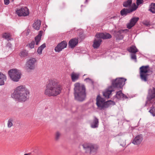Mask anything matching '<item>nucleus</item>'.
I'll use <instances>...</instances> for the list:
<instances>
[{"mask_svg":"<svg viewBox=\"0 0 155 155\" xmlns=\"http://www.w3.org/2000/svg\"><path fill=\"white\" fill-rule=\"evenodd\" d=\"M62 86L58 84L54 81L51 80L46 85V89L45 91V94L48 96L55 97L59 94L61 92Z\"/></svg>","mask_w":155,"mask_h":155,"instance_id":"f257e3e1","label":"nucleus"},{"mask_svg":"<svg viewBox=\"0 0 155 155\" xmlns=\"http://www.w3.org/2000/svg\"><path fill=\"white\" fill-rule=\"evenodd\" d=\"M29 92L25 86L18 87L12 95V97L19 102H24L28 99Z\"/></svg>","mask_w":155,"mask_h":155,"instance_id":"f03ea898","label":"nucleus"},{"mask_svg":"<svg viewBox=\"0 0 155 155\" xmlns=\"http://www.w3.org/2000/svg\"><path fill=\"white\" fill-rule=\"evenodd\" d=\"M126 80V79L123 78H117L115 79L112 80L111 81V85L108 87L107 90L103 92V96L105 98H109L110 95L112 91H115L116 88L118 89L122 88Z\"/></svg>","mask_w":155,"mask_h":155,"instance_id":"7ed1b4c3","label":"nucleus"},{"mask_svg":"<svg viewBox=\"0 0 155 155\" xmlns=\"http://www.w3.org/2000/svg\"><path fill=\"white\" fill-rule=\"evenodd\" d=\"M86 88L84 84L77 82L74 84V96L75 100L80 102L84 101L86 98Z\"/></svg>","mask_w":155,"mask_h":155,"instance_id":"20e7f679","label":"nucleus"},{"mask_svg":"<svg viewBox=\"0 0 155 155\" xmlns=\"http://www.w3.org/2000/svg\"><path fill=\"white\" fill-rule=\"evenodd\" d=\"M114 104L115 102L112 101H105L104 99L101 97L100 95H98L96 98V104L100 110L108 108L111 105Z\"/></svg>","mask_w":155,"mask_h":155,"instance_id":"39448f33","label":"nucleus"},{"mask_svg":"<svg viewBox=\"0 0 155 155\" xmlns=\"http://www.w3.org/2000/svg\"><path fill=\"white\" fill-rule=\"evenodd\" d=\"M155 104V87H153L152 88L149 89L148 91V94L147 97V101L144 106L148 104Z\"/></svg>","mask_w":155,"mask_h":155,"instance_id":"423d86ee","label":"nucleus"},{"mask_svg":"<svg viewBox=\"0 0 155 155\" xmlns=\"http://www.w3.org/2000/svg\"><path fill=\"white\" fill-rule=\"evenodd\" d=\"M149 65L142 66L140 68V77L142 81L146 82L148 81V76L149 75L148 72Z\"/></svg>","mask_w":155,"mask_h":155,"instance_id":"0eeeda50","label":"nucleus"},{"mask_svg":"<svg viewBox=\"0 0 155 155\" xmlns=\"http://www.w3.org/2000/svg\"><path fill=\"white\" fill-rule=\"evenodd\" d=\"M8 74L11 79L15 82L19 81L21 76L20 71L15 69L9 70L8 71Z\"/></svg>","mask_w":155,"mask_h":155,"instance_id":"6e6552de","label":"nucleus"},{"mask_svg":"<svg viewBox=\"0 0 155 155\" xmlns=\"http://www.w3.org/2000/svg\"><path fill=\"white\" fill-rule=\"evenodd\" d=\"M36 61V60L34 58H31L27 61L25 65V68L28 72H30L35 69Z\"/></svg>","mask_w":155,"mask_h":155,"instance_id":"1a4fd4ad","label":"nucleus"},{"mask_svg":"<svg viewBox=\"0 0 155 155\" xmlns=\"http://www.w3.org/2000/svg\"><path fill=\"white\" fill-rule=\"evenodd\" d=\"M129 30L128 29H120L118 31H115L114 32L113 35L116 39L121 40L123 39L124 36L122 33H126Z\"/></svg>","mask_w":155,"mask_h":155,"instance_id":"9d476101","label":"nucleus"},{"mask_svg":"<svg viewBox=\"0 0 155 155\" xmlns=\"http://www.w3.org/2000/svg\"><path fill=\"white\" fill-rule=\"evenodd\" d=\"M83 146L86 152L89 153L90 154L95 153L97 150V148L94 145L90 144H84Z\"/></svg>","mask_w":155,"mask_h":155,"instance_id":"9b49d317","label":"nucleus"},{"mask_svg":"<svg viewBox=\"0 0 155 155\" xmlns=\"http://www.w3.org/2000/svg\"><path fill=\"white\" fill-rule=\"evenodd\" d=\"M16 13L19 16H26L29 14V10L26 7H22L16 11Z\"/></svg>","mask_w":155,"mask_h":155,"instance_id":"f8f14e48","label":"nucleus"},{"mask_svg":"<svg viewBox=\"0 0 155 155\" xmlns=\"http://www.w3.org/2000/svg\"><path fill=\"white\" fill-rule=\"evenodd\" d=\"M67 45V43L66 41H63L58 44L55 48L54 50L56 52H59L66 48Z\"/></svg>","mask_w":155,"mask_h":155,"instance_id":"ddd939ff","label":"nucleus"},{"mask_svg":"<svg viewBox=\"0 0 155 155\" xmlns=\"http://www.w3.org/2000/svg\"><path fill=\"white\" fill-rule=\"evenodd\" d=\"M139 18L138 17H134L131 18L129 23L127 24V27L128 29H130L134 27L136 23L138 21Z\"/></svg>","mask_w":155,"mask_h":155,"instance_id":"4468645a","label":"nucleus"},{"mask_svg":"<svg viewBox=\"0 0 155 155\" xmlns=\"http://www.w3.org/2000/svg\"><path fill=\"white\" fill-rule=\"evenodd\" d=\"M143 139L142 135L140 134L137 135L133 139L132 143L135 145H138L140 144Z\"/></svg>","mask_w":155,"mask_h":155,"instance_id":"2eb2a0df","label":"nucleus"},{"mask_svg":"<svg viewBox=\"0 0 155 155\" xmlns=\"http://www.w3.org/2000/svg\"><path fill=\"white\" fill-rule=\"evenodd\" d=\"M115 96L116 98L119 100L122 99L124 100L128 98V97L126 95L122 93L121 90L117 92Z\"/></svg>","mask_w":155,"mask_h":155,"instance_id":"dca6fc26","label":"nucleus"},{"mask_svg":"<svg viewBox=\"0 0 155 155\" xmlns=\"http://www.w3.org/2000/svg\"><path fill=\"white\" fill-rule=\"evenodd\" d=\"M96 36L98 38H102L103 39H109L112 37L111 35L108 33H100L96 34Z\"/></svg>","mask_w":155,"mask_h":155,"instance_id":"f3484780","label":"nucleus"},{"mask_svg":"<svg viewBox=\"0 0 155 155\" xmlns=\"http://www.w3.org/2000/svg\"><path fill=\"white\" fill-rule=\"evenodd\" d=\"M78 39L75 38L71 39L69 42V46L71 48H74L78 44Z\"/></svg>","mask_w":155,"mask_h":155,"instance_id":"a211bd4d","label":"nucleus"},{"mask_svg":"<svg viewBox=\"0 0 155 155\" xmlns=\"http://www.w3.org/2000/svg\"><path fill=\"white\" fill-rule=\"evenodd\" d=\"M72 82H74L77 81L79 78L80 74L79 73L73 72L71 75Z\"/></svg>","mask_w":155,"mask_h":155,"instance_id":"6ab92c4d","label":"nucleus"},{"mask_svg":"<svg viewBox=\"0 0 155 155\" xmlns=\"http://www.w3.org/2000/svg\"><path fill=\"white\" fill-rule=\"evenodd\" d=\"M98 119L95 117L93 122L91 124V127L94 128H97L98 127Z\"/></svg>","mask_w":155,"mask_h":155,"instance_id":"aec40b11","label":"nucleus"},{"mask_svg":"<svg viewBox=\"0 0 155 155\" xmlns=\"http://www.w3.org/2000/svg\"><path fill=\"white\" fill-rule=\"evenodd\" d=\"M102 41V40L101 38H99L97 40L95 39L94 41L93 45L94 48H96L99 47L100 46Z\"/></svg>","mask_w":155,"mask_h":155,"instance_id":"412c9836","label":"nucleus"},{"mask_svg":"<svg viewBox=\"0 0 155 155\" xmlns=\"http://www.w3.org/2000/svg\"><path fill=\"white\" fill-rule=\"evenodd\" d=\"M41 22L40 20H37L33 24V27L35 29L37 30H39L41 26Z\"/></svg>","mask_w":155,"mask_h":155,"instance_id":"4be33fe9","label":"nucleus"},{"mask_svg":"<svg viewBox=\"0 0 155 155\" xmlns=\"http://www.w3.org/2000/svg\"><path fill=\"white\" fill-rule=\"evenodd\" d=\"M127 50L130 53H136L138 52V50L137 48L135 46L132 45L128 48Z\"/></svg>","mask_w":155,"mask_h":155,"instance_id":"5701e85b","label":"nucleus"},{"mask_svg":"<svg viewBox=\"0 0 155 155\" xmlns=\"http://www.w3.org/2000/svg\"><path fill=\"white\" fill-rule=\"evenodd\" d=\"M6 80V77L5 75L0 72V85H3L5 84V81Z\"/></svg>","mask_w":155,"mask_h":155,"instance_id":"b1692460","label":"nucleus"},{"mask_svg":"<svg viewBox=\"0 0 155 155\" xmlns=\"http://www.w3.org/2000/svg\"><path fill=\"white\" fill-rule=\"evenodd\" d=\"M133 0H127L123 3V6L125 8L130 7L131 6Z\"/></svg>","mask_w":155,"mask_h":155,"instance_id":"393cba45","label":"nucleus"},{"mask_svg":"<svg viewBox=\"0 0 155 155\" xmlns=\"http://www.w3.org/2000/svg\"><path fill=\"white\" fill-rule=\"evenodd\" d=\"M129 8H124L120 11V15L121 16H126L128 14L130 13Z\"/></svg>","mask_w":155,"mask_h":155,"instance_id":"a878e982","label":"nucleus"},{"mask_svg":"<svg viewBox=\"0 0 155 155\" xmlns=\"http://www.w3.org/2000/svg\"><path fill=\"white\" fill-rule=\"evenodd\" d=\"M149 10L153 14L155 13V3H151L149 5Z\"/></svg>","mask_w":155,"mask_h":155,"instance_id":"bb28decb","label":"nucleus"},{"mask_svg":"<svg viewBox=\"0 0 155 155\" xmlns=\"http://www.w3.org/2000/svg\"><path fill=\"white\" fill-rule=\"evenodd\" d=\"M19 55L22 58L27 57L28 56V51L26 50H23L20 52Z\"/></svg>","mask_w":155,"mask_h":155,"instance_id":"cd10ccee","label":"nucleus"},{"mask_svg":"<svg viewBox=\"0 0 155 155\" xmlns=\"http://www.w3.org/2000/svg\"><path fill=\"white\" fill-rule=\"evenodd\" d=\"M11 35L10 33L8 32H5L2 35V37L6 39H7L8 41L10 40Z\"/></svg>","mask_w":155,"mask_h":155,"instance_id":"c85d7f7f","label":"nucleus"},{"mask_svg":"<svg viewBox=\"0 0 155 155\" xmlns=\"http://www.w3.org/2000/svg\"><path fill=\"white\" fill-rule=\"evenodd\" d=\"M46 47V44L45 43H44L40 46L38 48L37 50V52L38 53L40 54H42V50L43 49Z\"/></svg>","mask_w":155,"mask_h":155,"instance_id":"c756f323","label":"nucleus"},{"mask_svg":"<svg viewBox=\"0 0 155 155\" xmlns=\"http://www.w3.org/2000/svg\"><path fill=\"white\" fill-rule=\"evenodd\" d=\"M138 6L137 5H136L135 3H134L131 8H129L130 13L136 11L138 8Z\"/></svg>","mask_w":155,"mask_h":155,"instance_id":"7c9ffc66","label":"nucleus"},{"mask_svg":"<svg viewBox=\"0 0 155 155\" xmlns=\"http://www.w3.org/2000/svg\"><path fill=\"white\" fill-rule=\"evenodd\" d=\"M149 112L153 116H155V107L153 105L150 108L149 110Z\"/></svg>","mask_w":155,"mask_h":155,"instance_id":"2f4dec72","label":"nucleus"},{"mask_svg":"<svg viewBox=\"0 0 155 155\" xmlns=\"http://www.w3.org/2000/svg\"><path fill=\"white\" fill-rule=\"evenodd\" d=\"M35 42L34 41H32L31 42L26 45V46H28L30 48L32 49L34 48Z\"/></svg>","mask_w":155,"mask_h":155,"instance_id":"473e14b6","label":"nucleus"},{"mask_svg":"<svg viewBox=\"0 0 155 155\" xmlns=\"http://www.w3.org/2000/svg\"><path fill=\"white\" fill-rule=\"evenodd\" d=\"M41 37H40L38 36H36L35 38V41L36 42V44L37 45L39 44L41 40Z\"/></svg>","mask_w":155,"mask_h":155,"instance_id":"72a5a7b5","label":"nucleus"},{"mask_svg":"<svg viewBox=\"0 0 155 155\" xmlns=\"http://www.w3.org/2000/svg\"><path fill=\"white\" fill-rule=\"evenodd\" d=\"M13 120L12 119H9L8 122V127L9 128H10L13 125Z\"/></svg>","mask_w":155,"mask_h":155,"instance_id":"f704fd0d","label":"nucleus"},{"mask_svg":"<svg viewBox=\"0 0 155 155\" xmlns=\"http://www.w3.org/2000/svg\"><path fill=\"white\" fill-rule=\"evenodd\" d=\"M84 81L87 82H91L92 84H93L94 81L91 79L89 78H87L84 79Z\"/></svg>","mask_w":155,"mask_h":155,"instance_id":"c9c22d12","label":"nucleus"},{"mask_svg":"<svg viewBox=\"0 0 155 155\" xmlns=\"http://www.w3.org/2000/svg\"><path fill=\"white\" fill-rule=\"evenodd\" d=\"M135 54L136 53H132L131 55V59L134 60L135 61L137 62V57Z\"/></svg>","mask_w":155,"mask_h":155,"instance_id":"e433bc0d","label":"nucleus"},{"mask_svg":"<svg viewBox=\"0 0 155 155\" xmlns=\"http://www.w3.org/2000/svg\"><path fill=\"white\" fill-rule=\"evenodd\" d=\"M143 0H136V4L137 6H139L141 4H143Z\"/></svg>","mask_w":155,"mask_h":155,"instance_id":"4c0bfd02","label":"nucleus"},{"mask_svg":"<svg viewBox=\"0 0 155 155\" xmlns=\"http://www.w3.org/2000/svg\"><path fill=\"white\" fill-rule=\"evenodd\" d=\"M60 136V134L58 132H57L55 134V139L56 140H58Z\"/></svg>","mask_w":155,"mask_h":155,"instance_id":"58836bf2","label":"nucleus"},{"mask_svg":"<svg viewBox=\"0 0 155 155\" xmlns=\"http://www.w3.org/2000/svg\"><path fill=\"white\" fill-rule=\"evenodd\" d=\"M143 24L147 26H148L150 25V22L147 21L144 22L143 23Z\"/></svg>","mask_w":155,"mask_h":155,"instance_id":"ea45409f","label":"nucleus"},{"mask_svg":"<svg viewBox=\"0 0 155 155\" xmlns=\"http://www.w3.org/2000/svg\"><path fill=\"white\" fill-rule=\"evenodd\" d=\"M4 4L5 5H8L9 3V0H4Z\"/></svg>","mask_w":155,"mask_h":155,"instance_id":"a19ab883","label":"nucleus"},{"mask_svg":"<svg viewBox=\"0 0 155 155\" xmlns=\"http://www.w3.org/2000/svg\"><path fill=\"white\" fill-rule=\"evenodd\" d=\"M43 31H39L38 35L37 36H38L40 37L41 38V36H42V34Z\"/></svg>","mask_w":155,"mask_h":155,"instance_id":"79ce46f5","label":"nucleus"},{"mask_svg":"<svg viewBox=\"0 0 155 155\" xmlns=\"http://www.w3.org/2000/svg\"><path fill=\"white\" fill-rule=\"evenodd\" d=\"M88 2V0H85V2L84 3H87Z\"/></svg>","mask_w":155,"mask_h":155,"instance_id":"37998d69","label":"nucleus"},{"mask_svg":"<svg viewBox=\"0 0 155 155\" xmlns=\"http://www.w3.org/2000/svg\"><path fill=\"white\" fill-rule=\"evenodd\" d=\"M24 155H28V154H24Z\"/></svg>","mask_w":155,"mask_h":155,"instance_id":"c03bdc74","label":"nucleus"},{"mask_svg":"<svg viewBox=\"0 0 155 155\" xmlns=\"http://www.w3.org/2000/svg\"><path fill=\"white\" fill-rule=\"evenodd\" d=\"M28 155H29L31 153H28Z\"/></svg>","mask_w":155,"mask_h":155,"instance_id":"a18cd8bd","label":"nucleus"}]
</instances>
